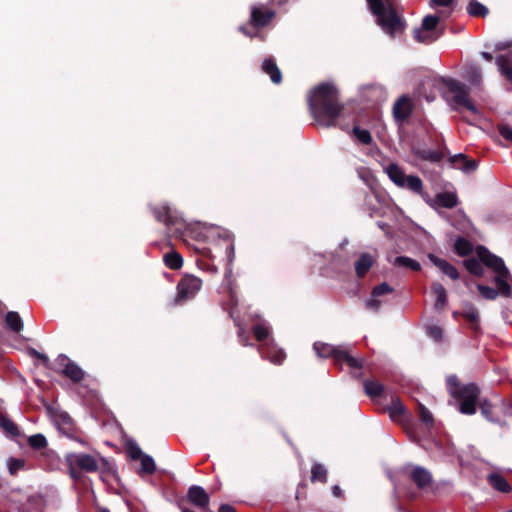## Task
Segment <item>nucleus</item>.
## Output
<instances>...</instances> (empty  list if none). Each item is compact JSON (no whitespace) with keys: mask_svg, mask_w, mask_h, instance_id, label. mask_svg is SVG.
<instances>
[{"mask_svg":"<svg viewBox=\"0 0 512 512\" xmlns=\"http://www.w3.org/2000/svg\"><path fill=\"white\" fill-rule=\"evenodd\" d=\"M428 259L435 265L443 274L448 276L451 280L456 281L460 278L458 269L449 263L447 260L442 259L435 254H428Z\"/></svg>","mask_w":512,"mask_h":512,"instance_id":"obj_16","label":"nucleus"},{"mask_svg":"<svg viewBox=\"0 0 512 512\" xmlns=\"http://www.w3.org/2000/svg\"><path fill=\"white\" fill-rule=\"evenodd\" d=\"M395 266L398 267H406L408 269H411L412 271H420L421 265L418 261L409 258L407 256H397L393 263Z\"/></svg>","mask_w":512,"mask_h":512,"instance_id":"obj_36","label":"nucleus"},{"mask_svg":"<svg viewBox=\"0 0 512 512\" xmlns=\"http://www.w3.org/2000/svg\"><path fill=\"white\" fill-rule=\"evenodd\" d=\"M496 64L500 72L510 81H512V67L509 65V59L505 55H500L496 58Z\"/></svg>","mask_w":512,"mask_h":512,"instance_id":"obj_41","label":"nucleus"},{"mask_svg":"<svg viewBox=\"0 0 512 512\" xmlns=\"http://www.w3.org/2000/svg\"><path fill=\"white\" fill-rule=\"evenodd\" d=\"M65 461H66V464L68 466V469H69V475L72 479L74 480H79L82 476V473L77 464H74V463H71L70 462V455L67 454L66 457H65Z\"/></svg>","mask_w":512,"mask_h":512,"instance_id":"obj_50","label":"nucleus"},{"mask_svg":"<svg viewBox=\"0 0 512 512\" xmlns=\"http://www.w3.org/2000/svg\"><path fill=\"white\" fill-rule=\"evenodd\" d=\"M262 70L270 76V79L275 84H280L282 81V73L278 68L273 58H266L262 63Z\"/></svg>","mask_w":512,"mask_h":512,"instance_id":"obj_24","label":"nucleus"},{"mask_svg":"<svg viewBox=\"0 0 512 512\" xmlns=\"http://www.w3.org/2000/svg\"><path fill=\"white\" fill-rule=\"evenodd\" d=\"M328 472L324 465L320 463H314L311 468V482L327 483Z\"/></svg>","mask_w":512,"mask_h":512,"instance_id":"obj_33","label":"nucleus"},{"mask_svg":"<svg viewBox=\"0 0 512 512\" xmlns=\"http://www.w3.org/2000/svg\"><path fill=\"white\" fill-rule=\"evenodd\" d=\"M5 324L14 333H19L23 330V321L18 312L9 311L5 316Z\"/></svg>","mask_w":512,"mask_h":512,"instance_id":"obj_31","label":"nucleus"},{"mask_svg":"<svg viewBox=\"0 0 512 512\" xmlns=\"http://www.w3.org/2000/svg\"><path fill=\"white\" fill-rule=\"evenodd\" d=\"M366 2L372 13L378 12L381 5L385 4L384 0H366Z\"/></svg>","mask_w":512,"mask_h":512,"instance_id":"obj_56","label":"nucleus"},{"mask_svg":"<svg viewBox=\"0 0 512 512\" xmlns=\"http://www.w3.org/2000/svg\"><path fill=\"white\" fill-rule=\"evenodd\" d=\"M259 353L261 354L262 358L267 359L276 365L282 364L286 358L284 350L279 348L272 341L262 343L259 346Z\"/></svg>","mask_w":512,"mask_h":512,"instance_id":"obj_12","label":"nucleus"},{"mask_svg":"<svg viewBox=\"0 0 512 512\" xmlns=\"http://www.w3.org/2000/svg\"><path fill=\"white\" fill-rule=\"evenodd\" d=\"M477 289L480 295L486 300H495L499 296V292L490 286L477 284Z\"/></svg>","mask_w":512,"mask_h":512,"instance_id":"obj_48","label":"nucleus"},{"mask_svg":"<svg viewBox=\"0 0 512 512\" xmlns=\"http://www.w3.org/2000/svg\"><path fill=\"white\" fill-rule=\"evenodd\" d=\"M363 388L365 394L373 400L381 397L384 393V386L376 380H365Z\"/></svg>","mask_w":512,"mask_h":512,"instance_id":"obj_28","label":"nucleus"},{"mask_svg":"<svg viewBox=\"0 0 512 512\" xmlns=\"http://www.w3.org/2000/svg\"><path fill=\"white\" fill-rule=\"evenodd\" d=\"M499 413L503 417L502 425H504L506 423V418L512 417V397L500 401Z\"/></svg>","mask_w":512,"mask_h":512,"instance_id":"obj_47","label":"nucleus"},{"mask_svg":"<svg viewBox=\"0 0 512 512\" xmlns=\"http://www.w3.org/2000/svg\"><path fill=\"white\" fill-rule=\"evenodd\" d=\"M179 508H180L181 512H195V511L189 509L188 507L183 506L182 504H179Z\"/></svg>","mask_w":512,"mask_h":512,"instance_id":"obj_64","label":"nucleus"},{"mask_svg":"<svg viewBox=\"0 0 512 512\" xmlns=\"http://www.w3.org/2000/svg\"><path fill=\"white\" fill-rule=\"evenodd\" d=\"M461 315L471 324L472 329L477 330L479 328V313L473 305L465 309Z\"/></svg>","mask_w":512,"mask_h":512,"instance_id":"obj_38","label":"nucleus"},{"mask_svg":"<svg viewBox=\"0 0 512 512\" xmlns=\"http://www.w3.org/2000/svg\"><path fill=\"white\" fill-rule=\"evenodd\" d=\"M488 483L492 488L499 492L509 493L511 491V485L501 474L491 473L488 476Z\"/></svg>","mask_w":512,"mask_h":512,"instance_id":"obj_26","label":"nucleus"},{"mask_svg":"<svg viewBox=\"0 0 512 512\" xmlns=\"http://www.w3.org/2000/svg\"><path fill=\"white\" fill-rule=\"evenodd\" d=\"M218 512H237L236 509L230 504H221Z\"/></svg>","mask_w":512,"mask_h":512,"instance_id":"obj_60","label":"nucleus"},{"mask_svg":"<svg viewBox=\"0 0 512 512\" xmlns=\"http://www.w3.org/2000/svg\"><path fill=\"white\" fill-rule=\"evenodd\" d=\"M313 349L316 352L317 356L321 358H329L333 357L334 362L336 363L338 354L341 352V346H333L328 343L315 342L313 345Z\"/></svg>","mask_w":512,"mask_h":512,"instance_id":"obj_22","label":"nucleus"},{"mask_svg":"<svg viewBox=\"0 0 512 512\" xmlns=\"http://www.w3.org/2000/svg\"><path fill=\"white\" fill-rule=\"evenodd\" d=\"M404 188H407L414 193H421L423 189L422 180L418 176L409 175L405 178Z\"/></svg>","mask_w":512,"mask_h":512,"instance_id":"obj_40","label":"nucleus"},{"mask_svg":"<svg viewBox=\"0 0 512 512\" xmlns=\"http://www.w3.org/2000/svg\"><path fill=\"white\" fill-rule=\"evenodd\" d=\"M374 264V258L369 253H363L355 262V273L358 278H364Z\"/></svg>","mask_w":512,"mask_h":512,"instance_id":"obj_23","label":"nucleus"},{"mask_svg":"<svg viewBox=\"0 0 512 512\" xmlns=\"http://www.w3.org/2000/svg\"><path fill=\"white\" fill-rule=\"evenodd\" d=\"M28 444L33 450L37 451L43 450L48 446L46 437L40 433L31 435L28 438Z\"/></svg>","mask_w":512,"mask_h":512,"instance_id":"obj_39","label":"nucleus"},{"mask_svg":"<svg viewBox=\"0 0 512 512\" xmlns=\"http://www.w3.org/2000/svg\"><path fill=\"white\" fill-rule=\"evenodd\" d=\"M386 172L394 184L401 188H404V181L405 178H407V175L397 164H389L388 167L386 168Z\"/></svg>","mask_w":512,"mask_h":512,"instance_id":"obj_27","label":"nucleus"},{"mask_svg":"<svg viewBox=\"0 0 512 512\" xmlns=\"http://www.w3.org/2000/svg\"><path fill=\"white\" fill-rule=\"evenodd\" d=\"M353 135L364 145H370L373 142L371 133L366 129L355 126L352 130Z\"/></svg>","mask_w":512,"mask_h":512,"instance_id":"obj_45","label":"nucleus"},{"mask_svg":"<svg viewBox=\"0 0 512 512\" xmlns=\"http://www.w3.org/2000/svg\"><path fill=\"white\" fill-rule=\"evenodd\" d=\"M435 200L438 205L447 209H452L458 205L457 195L452 192L438 193Z\"/></svg>","mask_w":512,"mask_h":512,"instance_id":"obj_29","label":"nucleus"},{"mask_svg":"<svg viewBox=\"0 0 512 512\" xmlns=\"http://www.w3.org/2000/svg\"><path fill=\"white\" fill-rule=\"evenodd\" d=\"M163 261L171 270H179L183 266V257L175 250L164 254Z\"/></svg>","mask_w":512,"mask_h":512,"instance_id":"obj_30","label":"nucleus"},{"mask_svg":"<svg viewBox=\"0 0 512 512\" xmlns=\"http://www.w3.org/2000/svg\"><path fill=\"white\" fill-rule=\"evenodd\" d=\"M70 455V462L77 464L78 468L84 472L94 473L98 471V462L90 454L86 453H68Z\"/></svg>","mask_w":512,"mask_h":512,"instance_id":"obj_13","label":"nucleus"},{"mask_svg":"<svg viewBox=\"0 0 512 512\" xmlns=\"http://www.w3.org/2000/svg\"><path fill=\"white\" fill-rule=\"evenodd\" d=\"M202 280L194 275L185 274L179 280L174 298L175 305H181L192 300L202 288Z\"/></svg>","mask_w":512,"mask_h":512,"instance_id":"obj_5","label":"nucleus"},{"mask_svg":"<svg viewBox=\"0 0 512 512\" xmlns=\"http://www.w3.org/2000/svg\"><path fill=\"white\" fill-rule=\"evenodd\" d=\"M509 280H512L509 270H507L506 273H498L494 277V283L496 285L495 289L499 292L500 296L505 298L512 296V286L510 285Z\"/></svg>","mask_w":512,"mask_h":512,"instance_id":"obj_19","label":"nucleus"},{"mask_svg":"<svg viewBox=\"0 0 512 512\" xmlns=\"http://www.w3.org/2000/svg\"><path fill=\"white\" fill-rule=\"evenodd\" d=\"M431 293L435 297L434 308L443 310L448 303V296L445 287L438 281L431 283Z\"/></svg>","mask_w":512,"mask_h":512,"instance_id":"obj_21","label":"nucleus"},{"mask_svg":"<svg viewBox=\"0 0 512 512\" xmlns=\"http://www.w3.org/2000/svg\"><path fill=\"white\" fill-rule=\"evenodd\" d=\"M332 494L336 498H343V491L338 485H334L331 488Z\"/></svg>","mask_w":512,"mask_h":512,"instance_id":"obj_61","label":"nucleus"},{"mask_svg":"<svg viewBox=\"0 0 512 512\" xmlns=\"http://www.w3.org/2000/svg\"><path fill=\"white\" fill-rule=\"evenodd\" d=\"M372 14L376 17L377 24L390 36L402 33L406 28L404 20L397 14L392 5L386 6L383 4L378 12Z\"/></svg>","mask_w":512,"mask_h":512,"instance_id":"obj_4","label":"nucleus"},{"mask_svg":"<svg viewBox=\"0 0 512 512\" xmlns=\"http://www.w3.org/2000/svg\"><path fill=\"white\" fill-rule=\"evenodd\" d=\"M467 80L474 86H479L482 80V73L479 67L471 66L466 72Z\"/></svg>","mask_w":512,"mask_h":512,"instance_id":"obj_46","label":"nucleus"},{"mask_svg":"<svg viewBox=\"0 0 512 512\" xmlns=\"http://www.w3.org/2000/svg\"><path fill=\"white\" fill-rule=\"evenodd\" d=\"M450 163L465 173L474 172L478 167V161L468 158L465 154H457L449 158Z\"/></svg>","mask_w":512,"mask_h":512,"instance_id":"obj_20","label":"nucleus"},{"mask_svg":"<svg viewBox=\"0 0 512 512\" xmlns=\"http://www.w3.org/2000/svg\"><path fill=\"white\" fill-rule=\"evenodd\" d=\"M467 12L473 17H485L489 11L482 3L471 0L468 4Z\"/></svg>","mask_w":512,"mask_h":512,"instance_id":"obj_37","label":"nucleus"},{"mask_svg":"<svg viewBox=\"0 0 512 512\" xmlns=\"http://www.w3.org/2000/svg\"><path fill=\"white\" fill-rule=\"evenodd\" d=\"M418 156L423 160L437 163L443 159L444 154L437 150L424 149L418 152Z\"/></svg>","mask_w":512,"mask_h":512,"instance_id":"obj_43","label":"nucleus"},{"mask_svg":"<svg viewBox=\"0 0 512 512\" xmlns=\"http://www.w3.org/2000/svg\"><path fill=\"white\" fill-rule=\"evenodd\" d=\"M151 212L156 221L163 223L171 235L182 237L186 230V222L181 215L168 204L153 206Z\"/></svg>","mask_w":512,"mask_h":512,"instance_id":"obj_3","label":"nucleus"},{"mask_svg":"<svg viewBox=\"0 0 512 512\" xmlns=\"http://www.w3.org/2000/svg\"><path fill=\"white\" fill-rule=\"evenodd\" d=\"M393 291L394 289L389 284L383 282L372 289L371 296L378 298L382 295L392 293Z\"/></svg>","mask_w":512,"mask_h":512,"instance_id":"obj_49","label":"nucleus"},{"mask_svg":"<svg viewBox=\"0 0 512 512\" xmlns=\"http://www.w3.org/2000/svg\"><path fill=\"white\" fill-rule=\"evenodd\" d=\"M429 335L436 340L441 339L442 329L438 326H432L429 328Z\"/></svg>","mask_w":512,"mask_h":512,"instance_id":"obj_58","label":"nucleus"},{"mask_svg":"<svg viewBox=\"0 0 512 512\" xmlns=\"http://www.w3.org/2000/svg\"><path fill=\"white\" fill-rule=\"evenodd\" d=\"M454 250L461 257L468 256L473 251L472 243L464 237H458L454 244Z\"/></svg>","mask_w":512,"mask_h":512,"instance_id":"obj_34","label":"nucleus"},{"mask_svg":"<svg viewBox=\"0 0 512 512\" xmlns=\"http://www.w3.org/2000/svg\"><path fill=\"white\" fill-rule=\"evenodd\" d=\"M139 460L141 461L140 473L151 475L156 471V464L151 456L144 454Z\"/></svg>","mask_w":512,"mask_h":512,"instance_id":"obj_42","label":"nucleus"},{"mask_svg":"<svg viewBox=\"0 0 512 512\" xmlns=\"http://www.w3.org/2000/svg\"><path fill=\"white\" fill-rule=\"evenodd\" d=\"M500 135L507 141L512 143V128L506 124L499 126Z\"/></svg>","mask_w":512,"mask_h":512,"instance_id":"obj_54","label":"nucleus"},{"mask_svg":"<svg viewBox=\"0 0 512 512\" xmlns=\"http://www.w3.org/2000/svg\"><path fill=\"white\" fill-rule=\"evenodd\" d=\"M31 355L39 359L46 368H50V360L45 354L40 353L35 349H31Z\"/></svg>","mask_w":512,"mask_h":512,"instance_id":"obj_55","label":"nucleus"},{"mask_svg":"<svg viewBox=\"0 0 512 512\" xmlns=\"http://www.w3.org/2000/svg\"><path fill=\"white\" fill-rule=\"evenodd\" d=\"M476 254L479 260L487 268L491 269L495 275L501 272L509 270L503 259L493 253H491L485 246L479 245L476 247Z\"/></svg>","mask_w":512,"mask_h":512,"instance_id":"obj_8","label":"nucleus"},{"mask_svg":"<svg viewBox=\"0 0 512 512\" xmlns=\"http://www.w3.org/2000/svg\"><path fill=\"white\" fill-rule=\"evenodd\" d=\"M25 465L24 460L22 459H11L9 463V470L11 474H15L19 469L23 468Z\"/></svg>","mask_w":512,"mask_h":512,"instance_id":"obj_53","label":"nucleus"},{"mask_svg":"<svg viewBox=\"0 0 512 512\" xmlns=\"http://www.w3.org/2000/svg\"><path fill=\"white\" fill-rule=\"evenodd\" d=\"M275 13L270 9H261L253 6L251 8V19L250 23L255 28H263L267 26L273 19Z\"/></svg>","mask_w":512,"mask_h":512,"instance_id":"obj_15","label":"nucleus"},{"mask_svg":"<svg viewBox=\"0 0 512 512\" xmlns=\"http://www.w3.org/2000/svg\"><path fill=\"white\" fill-rule=\"evenodd\" d=\"M127 453L132 460H139L144 453L136 443H129L127 446Z\"/></svg>","mask_w":512,"mask_h":512,"instance_id":"obj_51","label":"nucleus"},{"mask_svg":"<svg viewBox=\"0 0 512 512\" xmlns=\"http://www.w3.org/2000/svg\"><path fill=\"white\" fill-rule=\"evenodd\" d=\"M0 427L7 435L13 438L20 436V430L18 426L2 413H0Z\"/></svg>","mask_w":512,"mask_h":512,"instance_id":"obj_32","label":"nucleus"},{"mask_svg":"<svg viewBox=\"0 0 512 512\" xmlns=\"http://www.w3.org/2000/svg\"><path fill=\"white\" fill-rule=\"evenodd\" d=\"M338 358L336 361L337 366H342L345 363L351 369L360 370L363 367V361L361 359H357L353 357L345 348L342 347L341 352H339Z\"/></svg>","mask_w":512,"mask_h":512,"instance_id":"obj_25","label":"nucleus"},{"mask_svg":"<svg viewBox=\"0 0 512 512\" xmlns=\"http://www.w3.org/2000/svg\"><path fill=\"white\" fill-rule=\"evenodd\" d=\"M252 331L257 341L262 343L269 342L268 337L270 334V330L265 324L254 325Z\"/></svg>","mask_w":512,"mask_h":512,"instance_id":"obj_44","label":"nucleus"},{"mask_svg":"<svg viewBox=\"0 0 512 512\" xmlns=\"http://www.w3.org/2000/svg\"><path fill=\"white\" fill-rule=\"evenodd\" d=\"M409 478L421 490L429 487L433 481L431 473L421 466H415L411 470Z\"/></svg>","mask_w":512,"mask_h":512,"instance_id":"obj_17","label":"nucleus"},{"mask_svg":"<svg viewBox=\"0 0 512 512\" xmlns=\"http://www.w3.org/2000/svg\"><path fill=\"white\" fill-rule=\"evenodd\" d=\"M495 47H496V50H499V51L506 50L511 47V43L500 42V43H497Z\"/></svg>","mask_w":512,"mask_h":512,"instance_id":"obj_62","label":"nucleus"},{"mask_svg":"<svg viewBox=\"0 0 512 512\" xmlns=\"http://www.w3.org/2000/svg\"><path fill=\"white\" fill-rule=\"evenodd\" d=\"M481 415L489 422L502 425L503 417L499 413V404H493L490 400L484 398L478 405Z\"/></svg>","mask_w":512,"mask_h":512,"instance_id":"obj_14","label":"nucleus"},{"mask_svg":"<svg viewBox=\"0 0 512 512\" xmlns=\"http://www.w3.org/2000/svg\"><path fill=\"white\" fill-rule=\"evenodd\" d=\"M445 86L453 94V101L474 114H478V109L469 98L470 89L459 80L449 78L445 81Z\"/></svg>","mask_w":512,"mask_h":512,"instance_id":"obj_6","label":"nucleus"},{"mask_svg":"<svg viewBox=\"0 0 512 512\" xmlns=\"http://www.w3.org/2000/svg\"><path fill=\"white\" fill-rule=\"evenodd\" d=\"M420 409V419L423 423L426 425H432L433 424V416L431 412L422 404L419 406Z\"/></svg>","mask_w":512,"mask_h":512,"instance_id":"obj_52","label":"nucleus"},{"mask_svg":"<svg viewBox=\"0 0 512 512\" xmlns=\"http://www.w3.org/2000/svg\"><path fill=\"white\" fill-rule=\"evenodd\" d=\"M187 499L191 504L203 512H213L209 508L210 497L203 487L198 485L190 486L187 491Z\"/></svg>","mask_w":512,"mask_h":512,"instance_id":"obj_10","label":"nucleus"},{"mask_svg":"<svg viewBox=\"0 0 512 512\" xmlns=\"http://www.w3.org/2000/svg\"><path fill=\"white\" fill-rule=\"evenodd\" d=\"M381 306V301L377 298L372 297L371 299L366 301V307L372 309L373 311H378Z\"/></svg>","mask_w":512,"mask_h":512,"instance_id":"obj_57","label":"nucleus"},{"mask_svg":"<svg viewBox=\"0 0 512 512\" xmlns=\"http://www.w3.org/2000/svg\"><path fill=\"white\" fill-rule=\"evenodd\" d=\"M56 364L61 367V373L74 383H79L84 379V371L65 354H60L56 359Z\"/></svg>","mask_w":512,"mask_h":512,"instance_id":"obj_9","label":"nucleus"},{"mask_svg":"<svg viewBox=\"0 0 512 512\" xmlns=\"http://www.w3.org/2000/svg\"><path fill=\"white\" fill-rule=\"evenodd\" d=\"M465 268L469 273H471L474 276L482 277L484 275V268L482 262L476 258H469L464 260L463 262Z\"/></svg>","mask_w":512,"mask_h":512,"instance_id":"obj_35","label":"nucleus"},{"mask_svg":"<svg viewBox=\"0 0 512 512\" xmlns=\"http://www.w3.org/2000/svg\"><path fill=\"white\" fill-rule=\"evenodd\" d=\"M481 56L483 57V59H485L486 61H492L493 60V56L491 53L489 52H482L481 53Z\"/></svg>","mask_w":512,"mask_h":512,"instance_id":"obj_63","label":"nucleus"},{"mask_svg":"<svg viewBox=\"0 0 512 512\" xmlns=\"http://www.w3.org/2000/svg\"><path fill=\"white\" fill-rule=\"evenodd\" d=\"M432 4L441 7H448L452 4L453 0H431Z\"/></svg>","mask_w":512,"mask_h":512,"instance_id":"obj_59","label":"nucleus"},{"mask_svg":"<svg viewBox=\"0 0 512 512\" xmlns=\"http://www.w3.org/2000/svg\"><path fill=\"white\" fill-rule=\"evenodd\" d=\"M414 105L407 95L400 96L393 105V117L399 124L407 122L413 112Z\"/></svg>","mask_w":512,"mask_h":512,"instance_id":"obj_11","label":"nucleus"},{"mask_svg":"<svg viewBox=\"0 0 512 512\" xmlns=\"http://www.w3.org/2000/svg\"><path fill=\"white\" fill-rule=\"evenodd\" d=\"M449 394L458 403V410L464 415H474L477 411L481 390L475 383L462 384L456 375L446 378Z\"/></svg>","mask_w":512,"mask_h":512,"instance_id":"obj_2","label":"nucleus"},{"mask_svg":"<svg viewBox=\"0 0 512 512\" xmlns=\"http://www.w3.org/2000/svg\"><path fill=\"white\" fill-rule=\"evenodd\" d=\"M383 410L388 412L392 421L399 423L404 421L407 414V409L398 396H392L390 405L385 406Z\"/></svg>","mask_w":512,"mask_h":512,"instance_id":"obj_18","label":"nucleus"},{"mask_svg":"<svg viewBox=\"0 0 512 512\" xmlns=\"http://www.w3.org/2000/svg\"><path fill=\"white\" fill-rule=\"evenodd\" d=\"M309 108L315 121L324 127L336 126L344 110L339 100V91L331 83L316 86L309 97Z\"/></svg>","mask_w":512,"mask_h":512,"instance_id":"obj_1","label":"nucleus"},{"mask_svg":"<svg viewBox=\"0 0 512 512\" xmlns=\"http://www.w3.org/2000/svg\"><path fill=\"white\" fill-rule=\"evenodd\" d=\"M439 23V17L435 15H427L422 20L420 28L413 30V38L415 41L423 44H430L436 41L441 33H437L436 27Z\"/></svg>","mask_w":512,"mask_h":512,"instance_id":"obj_7","label":"nucleus"}]
</instances>
